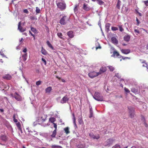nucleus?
Segmentation results:
<instances>
[{
	"instance_id": "47",
	"label": "nucleus",
	"mask_w": 148,
	"mask_h": 148,
	"mask_svg": "<svg viewBox=\"0 0 148 148\" xmlns=\"http://www.w3.org/2000/svg\"><path fill=\"white\" fill-rule=\"evenodd\" d=\"M13 121H14V122H15V123H18V120H17V119H16L15 118V115H14L13 116Z\"/></svg>"
},
{
	"instance_id": "9",
	"label": "nucleus",
	"mask_w": 148,
	"mask_h": 148,
	"mask_svg": "<svg viewBox=\"0 0 148 148\" xmlns=\"http://www.w3.org/2000/svg\"><path fill=\"white\" fill-rule=\"evenodd\" d=\"M113 141V140L112 139H108L106 142L105 145V146H108L112 144Z\"/></svg>"
},
{
	"instance_id": "20",
	"label": "nucleus",
	"mask_w": 148,
	"mask_h": 148,
	"mask_svg": "<svg viewBox=\"0 0 148 148\" xmlns=\"http://www.w3.org/2000/svg\"><path fill=\"white\" fill-rule=\"evenodd\" d=\"M110 24L109 23H107L106 24L105 26L106 30V32H108L109 31V28L110 26Z\"/></svg>"
},
{
	"instance_id": "34",
	"label": "nucleus",
	"mask_w": 148,
	"mask_h": 148,
	"mask_svg": "<svg viewBox=\"0 0 148 148\" xmlns=\"http://www.w3.org/2000/svg\"><path fill=\"white\" fill-rule=\"evenodd\" d=\"M90 116H89V117L91 118L92 117L93 115V111L91 108L90 109Z\"/></svg>"
},
{
	"instance_id": "43",
	"label": "nucleus",
	"mask_w": 148,
	"mask_h": 148,
	"mask_svg": "<svg viewBox=\"0 0 148 148\" xmlns=\"http://www.w3.org/2000/svg\"><path fill=\"white\" fill-rule=\"evenodd\" d=\"M111 29L113 31H116L118 30V28L116 27H111Z\"/></svg>"
},
{
	"instance_id": "4",
	"label": "nucleus",
	"mask_w": 148,
	"mask_h": 148,
	"mask_svg": "<svg viewBox=\"0 0 148 148\" xmlns=\"http://www.w3.org/2000/svg\"><path fill=\"white\" fill-rule=\"evenodd\" d=\"M58 7L61 10H63L65 9L66 5L65 3L63 2H59L57 4Z\"/></svg>"
},
{
	"instance_id": "60",
	"label": "nucleus",
	"mask_w": 148,
	"mask_h": 148,
	"mask_svg": "<svg viewBox=\"0 0 148 148\" xmlns=\"http://www.w3.org/2000/svg\"><path fill=\"white\" fill-rule=\"evenodd\" d=\"M144 124L146 127H147V123L145 122V121L144 122Z\"/></svg>"
},
{
	"instance_id": "58",
	"label": "nucleus",
	"mask_w": 148,
	"mask_h": 148,
	"mask_svg": "<svg viewBox=\"0 0 148 148\" xmlns=\"http://www.w3.org/2000/svg\"><path fill=\"white\" fill-rule=\"evenodd\" d=\"M29 33L31 34V35L33 36L34 37H35V36L30 31H29Z\"/></svg>"
},
{
	"instance_id": "14",
	"label": "nucleus",
	"mask_w": 148,
	"mask_h": 148,
	"mask_svg": "<svg viewBox=\"0 0 148 148\" xmlns=\"http://www.w3.org/2000/svg\"><path fill=\"white\" fill-rule=\"evenodd\" d=\"M52 90V87L51 86L48 87L45 89V92L46 93H50Z\"/></svg>"
},
{
	"instance_id": "38",
	"label": "nucleus",
	"mask_w": 148,
	"mask_h": 148,
	"mask_svg": "<svg viewBox=\"0 0 148 148\" xmlns=\"http://www.w3.org/2000/svg\"><path fill=\"white\" fill-rule=\"evenodd\" d=\"M36 13L37 14H39L40 13V9L38 7H36Z\"/></svg>"
},
{
	"instance_id": "27",
	"label": "nucleus",
	"mask_w": 148,
	"mask_h": 148,
	"mask_svg": "<svg viewBox=\"0 0 148 148\" xmlns=\"http://www.w3.org/2000/svg\"><path fill=\"white\" fill-rule=\"evenodd\" d=\"M56 133L57 130H54L52 132V134L51 135V136L53 138H55L56 137Z\"/></svg>"
},
{
	"instance_id": "56",
	"label": "nucleus",
	"mask_w": 148,
	"mask_h": 148,
	"mask_svg": "<svg viewBox=\"0 0 148 148\" xmlns=\"http://www.w3.org/2000/svg\"><path fill=\"white\" fill-rule=\"evenodd\" d=\"M23 12L24 13H26L27 14L28 13V11L27 9H25V10H24Z\"/></svg>"
},
{
	"instance_id": "21",
	"label": "nucleus",
	"mask_w": 148,
	"mask_h": 148,
	"mask_svg": "<svg viewBox=\"0 0 148 148\" xmlns=\"http://www.w3.org/2000/svg\"><path fill=\"white\" fill-rule=\"evenodd\" d=\"M111 40L112 42L114 44H117L118 41L117 39L115 37H113L111 38Z\"/></svg>"
},
{
	"instance_id": "54",
	"label": "nucleus",
	"mask_w": 148,
	"mask_h": 148,
	"mask_svg": "<svg viewBox=\"0 0 148 148\" xmlns=\"http://www.w3.org/2000/svg\"><path fill=\"white\" fill-rule=\"evenodd\" d=\"M35 18H36V17L35 16H30V18L32 20H34L35 19Z\"/></svg>"
},
{
	"instance_id": "11",
	"label": "nucleus",
	"mask_w": 148,
	"mask_h": 148,
	"mask_svg": "<svg viewBox=\"0 0 148 148\" xmlns=\"http://www.w3.org/2000/svg\"><path fill=\"white\" fill-rule=\"evenodd\" d=\"M18 29L19 30V31L20 32H23L25 30V29L23 28L21 26V22H20L18 23Z\"/></svg>"
},
{
	"instance_id": "55",
	"label": "nucleus",
	"mask_w": 148,
	"mask_h": 148,
	"mask_svg": "<svg viewBox=\"0 0 148 148\" xmlns=\"http://www.w3.org/2000/svg\"><path fill=\"white\" fill-rule=\"evenodd\" d=\"M141 120L142 121H143L144 122L145 121V117L143 116H141Z\"/></svg>"
},
{
	"instance_id": "48",
	"label": "nucleus",
	"mask_w": 148,
	"mask_h": 148,
	"mask_svg": "<svg viewBox=\"0 0 148 148\" xmlns=\"http://www.w3.org/2000/svg\"><path fill=\"white\" fill-rule=\"evenodd\" d=\"M0 54L3 57H5L7 58V57L5 56V55H4V54L3 53V52H1V51H0Z\"/></svg>"
},
{
	"instance_id": "12",
	"label": "nucleus",
	"mask_w": 148,
	"mask_h": 148,
	"mask_svg": "<svg viewBox=\"0 0 148 148\" xmlns=\"http://www.w3.org/2000/svg\"><path fill=\"white\" fill-rule=\"evenodd\" d=\"M121 52L123 54H127L129 53L130 51V49H122L121 50Z\"/></svg>"
},
{
	"instance_id": "36",
	"label": "nucleus",
	"mask_w": 148,
	"mask_h": 148,
	"mask_svg": "<svg viewBox=\"0 0 148 148\" xmlns=\"http://www.w3.org/2000/svg\"><path fill=\"white\" fill-rule=\"evenodd\" d=\"M57 35L59 37L62 39H63L62 34L61 33H57Z\"/></svg>"
},
{
	"instance_id": "62",
	"label": "nucleus",
	"mask_w": 148,
	"mask_h": 148,
	"mask_svg": "<svg viewBox=\"0 0 148 148\" xmlns=\"http://www.w3.org/2000/svg\"><path fill=\"white\" fill-rule=\"evenodd\" d=\"M0 111H1V112H3L4 111V110L3 109H0Z\"/></svg>"
},
{
	"instance_id": "49",
	"label": "nucleus",
	"mask_w": 148,
	"mask_h": 148,
	"mask_svg": "<svg viewBox=\"0 0 148 148\" xmlns=\"http://www.w3.org/2000/svg\"><path fill=\"white\" fill-rule=\"evenodd\" d=\"M41 59L42 61H43L44 62L45 65H46L47 64V62L46 60L44 58H42Z\"/></svg>"
},
{
	"instance_id": "17",
	"label": "nucleus",
	"mask_w": 148,
	"mask_h": 148,
	"mask_svg": "<svg viewBox=\"0 0 148 148\" xmlns=\"http://www.w3.org/2000/svg\"><path fill=\"white\" fill-rule=\"evenodd\" d=\"M130 38V36L129 35H127L125 36L124 38V39L125 41L128 42L129 41Z\"/></svg>"
},
{
	"instance_id": "22",
	"label": "nucleus",
	"mask_w": 148,
	"mask_h": 148,
	"mask_svg": "<svg viewBox=\"0 0 148 148\" xmlns=\"http://www.w3.org/2000/svg\"><path fill=\"white\" fill-rule=\"evenodd\" d=\"M27 53H24V54H23L22 55V57L23 58V61H25L27 59Z\"/></svg>"
},
{
	"instance_id": "1",
	"label": "nucleus",
	"mask_w": 148,
	"mask_h": 148,
	"mask_svg": "<svg viewBox=\"0 0 148 148\" xmlns=\"http://www.w3.org/2000/svg\"><path fill=\"white\" fill-rule=\"evenodd\" d=\"M47 115L43 113L40 114L39 116L37 118V121L39 123H42L45 122L47 119Z\"/></svg>"
},
{
	"instance_id": "6",
	"label": "nucleus",
	"mask_w": 148,
	"mask_h": 148,
	"mask_svg": "<svg viewBox=\"0 0 148 148\" xmlns=\"http://www.w3.org/2000/svg\"><path fill=\"white\" fill-rule=\"evenodd\" d=\"M89 136L90 138L98 140L100 138L99 135L98 134H94L93 133H90L89 134Z\"/></svg>"
},
{
	"instance_id": "45",
	"label": "nucleus",
	"mask_w": 148,
	"mask_h": 148,
	"mask_svg": "<svg viewBox=\"0 0 148 148\" xmlns=\"http://www.w3.org/2000/svg\"><path fill=\"white\" fill-rule=\"evenodd\" d=\"M119 31L121 32H122L124 31V29L123 28L122 26L121 25L119 26Z\"/></svg>"
},
{
	"instance_id": "64",
	"label": "nucleus",
	"mask_w": 148,
	"mask_h": 148,
	"mask_svg": "<svg viewBox=\"0 0 148 148\" xmlns=\"http://www.w3.org/2000/svg\"><path fill=\"white\" fill-rule=\"evenodd\" d=\"M131 148H137V147L135 146H132Z\"/></svg>"
},
{
	"instance_id": "15",
	"label": "nucleus",
	"mask_w": 148,
	"mask_h": 148,
	"mask_svg": "<svg viewBox=\"0 0 148 148\" xmlns=\"http://www.w3.org/2000/svg\"><path fill=\"white\" fill-rule=\"evenodd\" d=\"M1 138L4 141H5L8 140V138L5 135H1Z\"/></svg>"
},
{
	"instance_id": "41",
	"label": "nucleus",
	"mask_w": 148,
	"mask_h": 148,
	"mask_svg": "<svg viewBox=\"0 0 148 148\" xmlns=\"http://www.w3.org/2000/svg\"><path fill=\"white\" fill-rule=\"evenodd\" d=\"M73 123L74 124H75L76 123V119L75 116L74 115V114H73Z\"/></svg>"
},
{
	"instance_id": "25",
	"label": "nucleus",
	"mask_w": 148,
	"mask_h": 148,
	"mask_svg": "<svg viewBox=\"0 0 148 148\" xmlns=\"http://www.w3.org/2000/svg\"><path fill=\"white\" fill-rule=\"evenodd\" d=\"M15 94L16 95H14V97L15 99L18 101L20 100V95L16 92Z\"/></svg>"
},
{
	"instance_id": "16",
	"label": "nucleus",
	"mask_w": 148,
	"mask_h": 148,
	"mask_svg": "<svg viewBox=\"0 0 148 148\" xmlns=\"http://www.w3.org/2000/svg\"><path fill=\"white\" fill-rule=\"evenodd\" d=\"M3 78L4 79L10 80L11 79L12 76L9 74H7L3 76Z\"/></svg>"
},
{
	"instance_id": "40",
	"label": "nucleus",
	"mask_w": 148,
	"mask_h": 148,
	"mask_svg": "<svg viewBox=\"0 0 148 148\" xmlns=\"http://www.w3.org/2000/svg\"><path fill=\"white\" fill-rule=\"evenodd\" d=\"M109 69L111 71H113L114 70V68L112 66H108Z\"/></svg>"
},
{
	"instance_id": "29",
	"label": "nucleus",
	"mask_w": 148,
	"mask_h": 148,
	"mask_svg": "<svg viewBox=\"0 0 148 148\" xmlns=\"http://www.w3.org/2000/svg\"><path fill=\"white\" fill-rule=\"evenodd\" d=\"M41 52L42 53V54L45 55H46L47 53V51H46L45 49H43V48L42 47V49L41 50Z\"/></svg>"
},
{
	"instance_id": "8",
	"label": "nucleus",
	"mask_w": 148,
	"mask_h": 148,
	"mask_svg": "<svg viewBox=\"0 0 148 148\" xmlns=\"http://www.w3.org/2000/svg\"><path fill=\"white\" fill-rule=\"evenodd\" d=\"M106 67H102L100 69L99 71L98 72L99 75H101L106 71Z\"/></svg>"
},
{
	"instance_id": "24",
	"label": "nucleus",
	"mask_w": 148,
	"mask_h": 148,
	"mask_svg": "<svg viewBox=\"0 0 148 148\" xmlns=\"http://www.w3.org/2000/svg\"><path fill=\"white\" fill-rule=\"evenodd\" d=\"M56 119L54 117H51L49 118V122H51V123H54V122L56 121Z\"/></svg>"
},
{
	"instance_id": "13",
	"label": "nucleus",
	"mask_w": 148,
	"mask_h": 148,
	"mask_svg": "<svg viewBox=\"0 0 148 148\" xmlns=\"http://www.w3.org/2000/svg\"><path fill=\"white\" fill-rule=\"evenodd\" d=\"M83 8L85 11H88L90 10L89 7L88 6V5L86 4L85 3H84Z\"/></svg>"
},
{
	"instance_id": "10",
	"label": "nucleus",
	"mask_w": 148,
	"mask_h": 148,
	"mask_svg": "<svg viewBox=\"0 0 148 148\" xmlns=\"http://www.w3.org/2000/svg\"><path fill=\"white\" fill-rule=\"evenodd\" d=\"M69 99L67 97L65 96L61 100L60 102L62 103H65L68 101Z\"/></svg>"
},
{
	"instance_id": "5",
	"label": "nucleus",
	"mask_w": 148,
	"mask_h": 148,
	"mask_svg": "<svg viewBox=\"0 0 148 148\" xmlns=\"http://www.w3.org/2000/svg\"><path fill=\"white\" fill-rule=\"evenodd\" d=\"M129 110V113L130 114V117L131 118H133L134 117L135 115V109L131 107L128 108Z\"/></svg>"
},
{
	"instance_id": "42",
	"label": "nucleus",
	"mask_w": 148,
	"mask_h": 148,
	"mask_svg": "<svg viewBox=\"0 0 148 148\" xmlns=\"http://www.w3.org/2000/svg\"><path fill=\"white\" fill-rule=\"evenodd\" d=\"M112 148H121V147L120 145L116 144L113 146Z\"/></svg>"
},
{
	"instance_id": "59",
	"label": "nucleus",
	"mask_w": 148,
	"mask_h": 148,
	"mask_svg": "<svg viewBox=\"0 0 148 148\" xmlns=\"http://www.w3.org/2000/svg\"><path fill=\"white\" fill-rule=\"evenodd\" d=\"M122 59L123 60H125V59H130V58H128V57H125L123 58V57H122Z\"/></svg>"
},
{
	"instance_id": "44",
	"label": "nucleus",
	"mask_w": 148,
	"mask_h": 148,
	"mask_svg": "<svg viewBox=\"0 0 148 148\" xmlns=\"http://www.w3.org/2000/svg\"><path fill=\"white\" fill-rule=\"evenodd\" d=\"M78 121V123L80 124H81L83 123V121L82 118L79 119Z\"/></svg>"
},
{
	"instance_id": "61",
	"label": "nucleus",
	"mask_w": 148,
	"mask_h": 148,
	"mask_svg": "<svg viewBox=\"0 0 148 148\" xmlns=\"http://www.w3.org/2000/svg\"><path fill=\"white\" fill-rule=\"evenodd\" d=\"M101 48V47L100 46H99L98 47H96V49L97 50L98 49H100Z\"/></svg>"
},
{
	"instance_id": "30",
	"label": "nucleus",
	"mask_w": 148,
	"mask_h": 148,
	"mask_svg": "<svg viewBox=\"0 0 148 148\" xmlns=\"http://www.w3.org/2000/svg\"><path fill=\"white\" fill-rule=\"evenodd\" d=\"M64 130L66 134H68L70 133V131L69 130V128L68 127H66L64 129Z\"/></svg>"
},
{
	"instance_id": "46",
	"label": "nucleus",
	"mask_w": 148,
	"mask_h": 148,
	"mask_svg": "<svg viewBox=\"0 0 148 148\" xmlns=\"http://www.w3.org/2000/svg\"><path fill=\"white\" fill-rule=\"evenodd\" d=\"M124 90H125V91L126 92L128 93H129L130 92V91L128 88H126L125 87L124 88Z\"/></svg>"
},
{
	"instance_id": "50",
	"label": "nucleus",
	"mask_w": 148,
	"mask_h": 148,
	"mask_svg": "<svg viewBox=\"0 0 148 148\" xmlns=\"http://www.w3.org/2000/svg\"><path fill=\"white\" fill-rule=\"evenodd\" d=\"M143 2L146 6H148V0L144 1Z\"/></svg>"
},
{
	"instance_id": "37",
	"label": "nucleus",
	"mask_w": 148,
	"mask_h": 148,
	"mask_svg": "<svg viewBox=\"0 0 148 148\" xmlns=\"http://www.w3.org/2000/svg\"><path fill=\"white\" fill-rule=\"evenodd\" d=\"M134 31L136 35H138L140 33L139 30L138 29V28H137V29H136V28H135L134 29Z\"/></svg>"
},
{
	"instance_id": "3",
	"label": "nucleus",
	"mask_w": 148,
	"mask_h": 148,
	"mask_svg": "<svg viewBox=\"0 0 148 148\" xmlns=\"http://www.w3.org/2000/svg\"><path fill=\"white\" fill-rule=\"evenodd\" d=\"M93 98L96 100L99 101H103V97L100 95V93L98 92H96L93 96Z\"/></svg>"
},
{
	"instance_id": "51",
	"label": "nucleus",
	"mask_w": 148,
	"mask_h": 148,
	"mask_svg": "<svg viewBox=\"0 0 148 148\" xmlns=\"http://www.w3.org/2000/svg\"><path fill=\"white\" fill-rule=\"evenodd\" d=\"M41 82L40 81H38L36 82V84L37 85H39L40 84Z\"/></svg>"
},
{
	"instance_id": "32",
	"label": "nucleus",
	"mask_w": 148,
	"mask_h": 148,
	"mask_svg": "<svg viewBox=\"0 0 148 148\" xmlns=\"http://www.w3.org/2000/svg\"><path fill=\"white\" fill-rule=\"evenodd\" d=\"M51 147L52 148H62V147L59 145H53L51 146Z\"/></svg>"
},
{
	"instance_id": "18",
	"label": "nucleus",
	"mask_w": 148,
	"mask_h": 148,
	"mask_svg": "<svg viewBox=\"0 0 148 148\" xmlns=\"http://www.w3.org/2000/svg\"><path fill=\"white\" fill-rule=\"evenodd\" d=\"M46 43L48 46L50 48H51V49H52L53 50H54V49L53 48V47L52 45L51 44L50 42L48 40L47 41Z\"/></svg>"
},
{
	"instance_id": "63",
	"label": "nucleus",
	"mask_w": 148,
	"mask_h": 148,
	"mask_svg": "<svg viewBox=\"0 0 148 148\" xmlns=\"http://www.w3.org/2000/svg\"><path fill=\"white\" fill-rule=\"evenodd\" d=\"M61 80H62V82H65V80L64 79H62Z\"/></svg>"
},
{
	"instance_id": "2",
	"label": "nucleus",
	"mask_w": 148,
	"mask_h": 148,
	"mask_svg": "<svg viewBox=\"0 0 148 148\" xmlns=\"http://www.w3.org/2000/svg\"><path fill=\"white\" fill-rule=\"evenodd\" d=\"M70 17L64 15L60 20V23L62 25H65L70 20Z\"/></svg>"
},
{
	"instance_id": "26",
	"label": "nucleus",
	"mask_w": 148,
	"mask_h": 148,
	"mask_svg": "<svg viewBox=\"0 0 148 148\" xmlns=\"http://www.w3.org/2000/svg\"><path fill=\"white\" fill-rule=\"evenodd\" d=\"M113 56L114 57H118L119 56V54L116 51H114L113 52Z\"/></svg>"
},
{
	"instance_id": "28",
	"label": "nucleus",
	"mask_w": 148,
	"mask_h": 148,
	"mask_svg": "<svg viewBox=\"0 0 148 148\" xmlns=\"http://www.w3.org/2000/svg\"><path fill=\"white\" fill-rule=\"evenodd\" d=\"M78 5H75V8L74 9V12L75 14H77L78 12Z\"/></svg>"
},
{
	"instance_id": "39",
	"label": "nucleus",
	"mask_w": 148,
	"mask_h": 148,
	"mask_svg": "<svg viewBox=\"0 0 148 148\" xmlns=\"http://www.w3.org/2000/svg\"><path fill=\"white\" fill-rule=\"evenodd\" d=\"M142 63L143 64V67H147V66L148 65L147 63L145 62V61L143 62Z\"/></svg>"
},
{
	"instance_id": "57",
	"label": "nucleus",
	"mask_w": 148,
	"mask_h": 148,
	"mask_svg": "<svg viewBox=\"0 0 148 148\" xmlns=\"http://www.w3.org/2000/svg\"><path fill=\"white\" fill-rule=\"evenodd\" d=\"M27 51V49L26 48H25L23 50V52L24 53H27L26 52Z\"/></svg>"
},
{
	"instance_id": "52",
	"label": "nucleus",
	"mask_w": 148,
	"mask_h": 148,
	"mask_svg": "<svg viewBox=\"0 0 148 148\" xmlns=\"http://www.w3.org/2000/svg\"><path fill=\"white\" fill-rule=\"evenodd\" d=\"M53 124L54 125V127L55 128V129L54 130H57V125L55 123H53Z\"/></svg>"
},
{
	"instance_id": "33",
	"label": "nucleus",
	"mask_w": 148,
	"mask_h": 148,
	"mask_svg": "<svg viewBox=\"0 0 148 148\" xmlns=\"http://www.w3.org/2000/svg\"><path fill=\"white\" fill-rule=\"evenodd\" d=\"M17 127H18V129L21 130V125L19 122H18L16 123Z\"/></svg>"
},
{
	"instance_id": "35",
	"label": "nucleus",
	"mask_w": 148,
	"mask_h": 148,
	"mask_svg": "<svg viewBox=\"0 0 148 148\" xmlns=\"http://www.w3.org/2000/svg\"><path fill=\"white\" fill-rule=\"evenodd\" d=\"M97 1L98 3L100 5H102L104 3V2L101 0H97Z\"/></svg>"
},
{
	"instance_id": "23",
	"label": "nucleus",
	"mask_w": 148,
	"mask_h": 148,
	"mask_svg": "<svg viewBox=\"0 0 148 148\" xmlns=\"http://www.w3.org/2000/svg\"><path fill=\"white\" fill-rule=\"evenodd\" d=\"M121 2L120 0H118L116 5L117 8L118 9H120V6L121 5Z\"/></svg>"
},
{
	"instance_id": "19",
	"label": "nucleus",
	"mask_w": 148,
	"mask_h": 148,
	"mask_svg": "<svg viewBox=\"0 0 148 148\" xmlns=\"http://www.w3.org/2000/svg\"><path fill=\"white\" fill-rule=\"evenodd\" d=\"M73 33V32L72 31H70L68 32L67 34L70 38H72L74 36Z\"/></svg>"
},
{
	"instance_id": "31",
	"label": "nucleus",
	"mask_w": 148,
	"mask_h": 148,
	"mask_svg": "<svg viewBox=\"0 0 148 148\" xmlns=\"http://www.w3.org/2000/svg\"><path fill=\"white\" fill-rule=\"evenodd\" d=\"M31 30L32 32H33L34 33H36L37 32V31L36 29L32 27H31Z\"/></svg>"
},
{
	"instance_id": "7",
	"label": "nucleus",
	"mask_w": 148,
	"mask_h": 148,
	"mask_svg": "<svg viewBox=\"0 0 148 148\" xmlns=\"http://www.w3.org/2000/svg\"><path fill=\"white\" fill-rule=\"evenodd\" d=\"M98 72L93 71L90 72L88 74L89 76L91 78H93L99 75Z\"/></svg>"
},
{
	"instance_id": "53",
	"label": "nucleus",
	"mask_w": 148,
	"mask_h": 148,
	"mask_svg": "<svg viewBox=\"0 0 148 148\" xmlns=\"http://www.w3.org/2000/svg\"><path fill=\"white\" fill-rule=\"evenodd\" d=\"M136 21L137 22V25H138L139 24H140V22L139 20L137 18H136Z\"/></svg>"
}]
</instances>
